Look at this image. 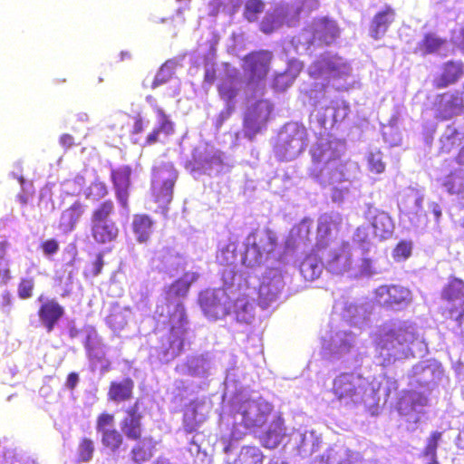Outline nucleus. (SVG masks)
Segmentation results:
<instances>
[{
	"label": "nucleus",
	"instance_id": "22",
	"mask_svg": "<svg viewBox=\"0 0 464 464\" xmlns=\"http://www.w3.org/2000/svg\"><path fill=\"white\" fill-rule=\"evenodd\" d=\"M305 148L304 132L295 130L286 135L276 147L277 155L284 160L296 158Z\"/></svg>",
	"mask_w": 464,
	"mask_h": 464
},
{
	"label": "nucleus",
	"instance_id": "59",
	"mask_svg": "<svg viewBox=\"0 0 464 464\" xmlns=\"http://www.w3.org/2000/svg\"><path fill=\"white\" fill-rule=\"evenodd\" d=\"M79 382V375L77 372H70L66 379V386L70 390H73Z\"/></svg>",
	"mask_w": 464,
	"mask_h": 464
},
{
	"label": "nucleus",
	"instance_id": "63",
	"mask_svg": "<svg viewBox=\"0 0 464 464\" xmlns=\"http://www.w3.org/2000/svg\"><path fill=\"white\" fill-rule=\"evenodd\" d=\"M456 161L459 164L464 165V146L459 151V153L456 157Z\"/></svg>",
	"mask_w": 464,
	"mask_h": 464
},
{
	"label": "nucleus",
	"instance_id": "32",
	"mask_svg": "<svg viewBox=\"0 0 464 464\" xmlns=\"http://www.w3.org/2000/svg\"><path fill=\"white\" fill-rule=\"evenodd\" d=\"M374 235L382 239L390 237L394 229L392 218L385 211H378L372 222Z\"/></svg>",
	"mask_w": 464,
	"mask_h": 464
},
{
	"label": "nucleus",
	"instance_id": "16",
	"mask_svg": "<svg viewBox=\"0 0 464 464\" xmlns=\"http://www.w3.org/2000/svg\"><path fill=\"white\" fill-rule=\"evenodd\" d=\"M416 334L411 327H399L383 334L379 341V346L382 350H400L404 346L413 343Z\"/></svg>",
	"mask_w": 464,
	"mask_h": 464
},
{
	"label": "nucleus",
	"instance_id": "44",
	"mask_svg": "<svg viewBox=\"0 0 464 464\" xmlns=\"http://www.w3.org/2000/svg\"><path fill=\"white\" fill-rule=\"evenodd\" d=\"M115 423L114 415L108 411H102L100 413L95 421V429L98 433H103L110 430H113Z\"/></svg>",
	"mask_w": 464,
	"mask_h": 464
},
{
	"label": "nucleus",
	"instance_id": "57",
	"mask_svg": "<svg viewBox=\"0 0 464 464\" xmlns=\"http://www.w3.org/2000/svg\"><path fill=\"white\" fill-rule=\"evenodd\" d=\"M362 272L365 275H373L375 270L373 268V262L371 258L365 257L362 259L361 264Z\"/></svg>",
	"mask_w": 464,
	"mask_h": 464
},
{
	"label": "nucleus",
	"instance_id": "40",
	"mask_svg": "<svg viewBox=\"0 0 464 464\" xmlns=\"http://www.w3.org/2000/svg\"><path fill=\"white\" fill-rule=\"evenodd\" d=\"M231 312L236 314L238 321L247 322L251 312V304L247 297L246 295L237 297L234 301Z\"/></svg>",
	"mask_w": 464,
	"mask_h": 464
},
{
	"label": "nucleus",
	"instance_id": "45",
	"mask_svg": "<svg viewBox=\"0 0 464 464\" xmlns=\"http://www.w3.org/2000/svg\"><path fill=\"white\" fill-rule=\"evenodd\" d=\"M242 0H213V5L217 12L233 15L241 5Z\"/></svg>",
	"mask_w": 464,
	"mask_h": 464
},
{
	"label": "nucleus",
	"instance_id": "18",
	"mask_svg": "<svg viewBox=\"0 0 464 464\" xmlns=\"http://www.w3.org/2000/svg\"><path fill=\"white\" fill-rule=\"evenodd\" d=\"M199 278L194 271H187L164 288L165 301H183L190 291L193 284Z\"/></svg>",
	"mask_w": 464,
	"mask_h": 464
},
{
	"label": "nucleus",
	"instance_id": "25",
	"mask_svg": "<svg viewBox=\"0 0 464 464\" xmlns=\"http://www.w3.org/2000/svg\"><path fill=\"white\" fill-rule=\"evenodd\" d=\"M83 345L90 361L93 362H105L102 367L103 372H109L111 369V362L106 358L102 339L95 331H92L86 335Z\"/></svg>",
	"mask_w": 464,
	"mask_h": 464
},
{
	"label": "nucleus",
	"instance_id": "49",
	"mask_svg": "<svg viewBox=\"0 0 464 464\" xmlns=\"http://www.w3.org/2000/svg\"><path fill=\"white\" fill-rule=\"evenodd\" d=\"M370 171L381 174L385 170V163L382 161V154L380 150L370 152L367 156Z\"/></svg>",
	"mask_w": 464,
	"mask_h": 464
},
{
	"label": "nucleus",
	"instance_id": "28",
	"mask_svg": "<svg viewBox=\"0 0 464 464\" xmlns=\"http://www.w3.org/2000/svg\"><path fill=\"white\" fill-rule=\"evenodd\" d=\"M84 213V206L79 200L74 201L65 208L60 217L59 229L63 234H68L75 229L77 223Z\"/></svg>",
	"mask_w": 464,
	"mask_h": 464
},
{
	"label": "nucleus",
	"instance_id": "9",
	"mask_svg": "<svg viewBox=\"0 0 464 464\" xmlns=\"http://www.w3.org/2000/svg\"><path fill=\"white\" fill-rule=\"evenodd\" d=\"M375 301L390 310H401L412 300L411 291L401 285H382L374 291Z\"/></svg>",
	"mask_w": 464,
	"mask_h": 464
},
{
	"label": "nucleus",
	"instance_id": "61",
	"mask_svg": "<svg viewBox=\"0 0 464 464\" xmlns=\"http://www.w3.org/2000/svg\"><path fill=\"white\" fill-rule=\"evenodd\" d=\"M454 179H455V176H454V174L451 173L450 175H449L448 179L445 182V186L448 188V189H449V191L450 193L458 192L457 190H455L453 188V180H454Z\"/></svg>",
	"mask_w": 464,
	"mask_h": 464
},
{
	"label": "nucleus",
	"instance_id": "23",
	"mask_svg": "<svg viewBox=\"0 0 464 464\" xmlns=\"http://www.w3.org/2000/svg\"><path fill=\"white\" fill-rule=\"evenodd\" d=\"M64 315V308L55 299L44 300L38 309V317L48 333H51Z\"/></svg>",
	"mask_w": 464,
	"mask_h": 464
},
{
	"label": "nucleus",
	"instance_id": "62",
	"mask_svg": "<svg viewBox=\"0 0 464 464\" xmlns=\"http://www.w3.org/2000/svg\"><path fill=\"white\" fill-rule=\"evenodd\" d=\"M11 304V296L9 292H5L1 296V305L9 306Z\"/></svg>",
	"mask_w": 464,
	"mask_h": 464
},
{
	"label": "nucleus",
	"instance_id": "42",
	"mask_svg": "<svg viewBox=\"0 0 464 464\" xmlns=\"http://www.w3.org/2000/svg\"><path fill=\"white\" fill-rule=\"evenodd\" d=\"M9 244L7 241H0V284L5 285L11 278V271L7 260H5L6 250Z\"/></svg>",
	"mask_w": 464,
	"mask_h": 464
},
{
	"label": "nucleus",
	"instance_id": "15",
	"mask_svg": "<svg viewBox=\"0 0 464 464\" xmlns=\"http://www.w3.org/2000/svg\"><path fill=\"white\" fill-rule=\"evenodd\" d=\"M132 169L129 165H122L111 170V181L113 186L115 197L123 208L129 207L130 188L131 186Z\"/></svg>",
	"mask_w": 464,
	"mask_h": 464
},
{
	"label": "nucleus",
	"instance_id": "19",
	"mask_svg": "<svg viewBox=\"0 0 464 464\" xmlns=\"http://www.w3.org/2000/svg\"><path fill=\"white\" fill-rule=\"evenodd\" d=\"M464 75V63L461 60H449L440 66V72L433 79L436 89H444L457 83Z\"/></svg>",
	"mask_w": 464,
	"mask_h": 464
},
{
	"label": "nucleus",
	"instance_id": "3",
	"mask_svg": "<svg viewBox=\"0 0 464 464\" xmlns=\"http://www.w3.org/2000/svg\"><path fill=\"white\" fill-rule=\"evenodd\" d=\"M276 246L277 237L272 229L253 230L246 239L243 264L248 267L261 265L276 251Z\"/></svg>",
	"mask_w": 464,
	"mask_h": 464
},
{
	"label": "nucleus",
	"instance_id": "17",
	"mask_svg": "<svg viewBox=\"0 0 464 464\" xmlns=\"http://www.w3.org/2000/svg\"><path fill=\"white\" fill-rule=\"evenodd\" d=\"M313 41L322 46L333 44L340 35V29L334 20L320 17L312 24Z\"/></svg>",
	"mask_w": 464,
	"mask_h": 464
},
{
	"label": "nucleus",
	"instance_id": "53",
	"mask_svg": "<svg viewBox=\"0 0 464 464\" xmlns=\"http://www.w3.org/2000/svg\"><path fill=\"white\" fill-rule=\"evenodd\" d=\"M59 243L54 238H50L43 241L40 245V248L45 256H52L58 252Z\"/></svg>",
	"mask_w": 464,
	"mask_h": 464
},
{
	"label": "nucleus",
	"instance_id": "27",
	"mask_svg": "<svg viewBox=\"0 0 464 464\" xmlns=\"http://www.w3.org/2000/svg\"><path fill=\"white\" fill-rule=\"evenodd\" d=\"M134 391V381L124 378L121 381H112L108 387L107 397L110 401L121 403L132 399Z\"/></svg>",
	"mask_w": 464,
	"mask_h": 464
},
{
	"label": "nucleus",
	"instance_id": "60",
	"mask_svg": "<svg viewBox=\"0 0 464 464\" xmlns=\"http://www.w3.org/2000/svg\"><path fill=\"white\" fill-rule=\"evenodd\" d=\"M216 79H217L216 69L213 66L206 68L205 74H204V81L208 83H213Z\"/></svg>",
	"mask_w": 464,
	"mask_h": 464
},
{
	"label": "nucleus",
	"instance_id": "12",
	"mask_svg": "<svg viewBox=\"0 0 464 464\" xmlns=\"http://www.w3.org/2000/svg\"><path fill=\"white\" fill-rule=\"evenodd\" d=\"M188 330H173L160 339V344L155 348L157 356L163 362H169L179 357L185 351L186 334Z\"/></svg>",
	"mask_w": 464,
	"mask_h": 464
},
{
	"label": "nucleus",
	"instance_id": "58",
	"mask_svg": "<svg viewBox=\"0 0 464 464\" xmlns=\"http://www.w3.org/2000/svg\"><path fill=\"white\" fill-rule=\"evenodd\" d=\"M59 142H60L61 146L66 150L70 149L71 147L75 145L74 138L71 134H68V133H64V134L61 135V137L59 139Z\"/></svg>",
	"mask_w": 464,
	"mask_h": 464
},
{
	"label": "nucleus",
	"instance_id": "41",
	"mask_svg": "<svg viewBox=\"0 0 464 464\" xmlns=\"http://www.w3.org/2000/svg\"><path fill=\"white\" fill-rule=\"evenodd\" d=\"M109 194V188L104 181L100 179L93 180L87 188L86 198L98 201L104 198Z\"/></svg>",
	"mask_w": 464,
	"mask_h": 464
},
{
	"label": "nucleus",
	"instance_id": "29",
	"mask_svg": "<svg viewBox=\"0 0 464 464\" xmlns=\"http://www.w3.org/2000/svg\"><path fill=\"white\" fill-rule=\"evenodd\" d=\"M285 435L284 420L280 415H275L268 428L261 438L262 445L267 449H276Z\"/></svg>",
	"mask_w": 464,
	"mask_h": 464
},
{
	"label": "nucleus",
	"instance_id": "54",
	"mask_svg": "<svg viewBox=\"0 0 464 464\" xmlns=\"http://www.w3.org/2000/svg\"><path fill=\"white\" fill-rule=\"evenodd\" d=\"M319 7L318 0H301L300 5L297 7V12H312Z\"/></svg>",
	"mask_w": 464,
	"mask_h": 464
},
{
	"label": "nucleus",
	"instance_id": "5",
	"mask_svg": "<svg viewBox=\"0 0 464 464\" xmlns=\"http://www.w3.org/2000/svg\"><path fill=\"white\" fill-rule=\"evenodd\" d=\"M198 304L209 319L218 320L231 313L229 296L224 288H206L198 295Z\"/></svg>",
	"mask_w": 464,
	"mask_h": 464
},
{
	"label": "nucleus",
	"instance_id": "10",
	"mask_svg": "<svg viewBox=\"0 0 464 464\" xmlns=\"http://www.w3.org/2000/svg\"><path fill=\"white\" fill-rule=\"evenodd\" d=\"M237 412L241 415L244 427L260 428L272 414L273 405L266 401L246 400L238 404Z\"/></svg>",
	"mask_w": 464,
	"mask_h": 464
},
{
	"label": "nucleus",
	"instance_id": "33",
	"mask_svg": "<svg viewBox=\"0 0 464 464\" xmlns=\"http://www.w3.org/2000/svg\"><path fill=\"white\" fill-rule=\"evenodd\" d=\"M352 256L346 249L334 251L328 260V268L332 273L343 274L351 269Z\"/></svg>",
	"mask_w": 464,
	"mask_h": 464
},
{
	"label": "nucleus",
	"instance_id": "51",
	"mask_svg": "<svg viewBox=\"0 0 464 464\" xmlns=\"http://www.w3.org/2000/svg\"><path fill=\"white\" fill-rule=\"evenodd\" d=\"M107 324L114 331L122 329L127 322L120 311H112L106 317Z\"/></svg>",
	"mask_w": 464,
	"mask_h": 464
},
{
	"label": "nucleus",
	"instance_id": "38",
	"mask_svg": "<svg viewBox=\"0 0 464 464\" xmlns=\"http://www.w3.org/2000/svg\"><path fill=\"white\" fill-rule=\"evenodd\" d=\"M266 4L263 0H246L244 5L243 16L249 23L256 22L264 12Z\"/></svg>",
	"mask_w": 464,
	"mask_h": 464
},
{
	"label": "nucleus",
	"instance_id": "56",
	"mask_svg": "<svg viewBox=\"0 0 464 464\" xmlns=\"http://www.w3.org/2000/svg\"><path fill=\"white\" fill-rule=\"evenodd\" d=\"M134 122L131 130L132 135L140 134L144 130V121L140 114H137L134 116Z\"/></svg>",
	"mask_w": 464,
	"mask_h": 464
},
{
	"label": "nucleus",
	"instance_id": "13",
	"mask_svg": "<svg viewBox=\"0 0 464 464\" xmlns=\"http://www.w3.org/2000/svg\"><path fill=\"white\" fill-rule=\"evenodd\" d=\"M154 314L159 320L166 319L169 329L188 330V315L183 301H164L158 304Z\"/></svg>",
	"mask_w": 464,
	"mask_h": 464
},
{
	"label": "nucleus",
	"instance_id": "47",
	"mask_svg": "<svg viewBox=\"0 0 464 464\" xmlns=\"http://www.w3.org/2000/svg\"><path fill=\"white\" fill-rule=\"evenodd\" d=\"M218 94L222 100L231 103L237 95V89L232 80L223 81L218 87Z\"/></svg>",
	"mask_w": 464,
	"mask_h": 464
},
{
	"label": "nucleus",
	"instance_id": "4",
	"mask_svg": "<svg viewBox=\"0 0 464 464\" xmlns=\"http://www.w3.org/2000/svg\"><path fill=\"white\" fill-rule=\"evenodd\" d=\"M370 382L356 372H342L333 381L331 392L339 401L356 403L368 391Z\"/></svg>",
	"mask_w": 464,
	"mask_h": 464
},
{
	"label": "nucleus",
	"instance_id": "7",
	"mask_svg": "<svg viewBox=\"0 0 464 464\" xmlns=\"http://www.w3.org/2000/svg\"><path fill=\"white\" fill-rule=\"evenodd\" d=\"M177 178L178 173L172 164H161L153 169L151 189L157 203L167 206L172 200Z\"/></svg>",
	"mask_w": 464,
	"mask_h": 464
},
{
	"label": "nucleus",
	"instance_id": "52",
	"mask_svg": "<svg viewBox=\"0 0 464 464\" xmlns=\"http://www.w3.org/2000/svg\"><path fill=\"white\" fill-rule=\"evenodd\" d=\"M34 282L33 278H23L18 285V296L27 299L33 295Z\"/></svg>",
	"mask_w": 464,
	"mask_h": 464
},
{
	"label": "nucleus",
	"instance_id": "11",
	"mask_svg": "<svg viewBox=\"0 0 464 464\" xmlns=\"http://www.w3.org/2000/svg\"><path fill=\"white\" fill-rule=\"evenodd\" d=\"M273 54L268 50L252 51L243 57L242 69L248 82L259 83L265 81L270 71Z\"/></svg>",
	"mask_w": 464,
	"mask_h": 464
},
{
	"label": "nucleus",
	"instance_id": "36",
	"mask_svg": "<svg viewBox=\"0 0 464 464\" xmlns=\"http://www.w3.org/2000/svg\"><path fill=\"white\" fill-rule=\"evenodd\" d=\"M265 455L258 447L244 446L232 464H263Z\"/></svg>",
	"mask_w": 464,
	"mask_h": 464
},
{
	"label": "nucleus",
	"instance_id": "20",
	"mask_svg": "<svg viewBox=\"0 0 464 464\" xmlns=\"http://www.w3.org/2000/svg\"><path fill=\"white\" fill-rule=\"evenodd\" d=\"M435 107L436 119L447 121L461 111L463 99L459 93L444 92L437 96Z\"/></svg>",
	"mask_w": 464,
	"mask_h": 464
},
{
	"label": "nucleus",
	"instance_id": "14",
	"mask_svg": "<svg viewBox=\"0 0 464 464\" xmlns=\"http://www.w3.org/2000/svg\"><path fill=\"white\" fill-rule=\"evenodd\" d=\"M123 415L120 420L121 431L130 440L142 438L144 418L139 401L122 409Z\"/></svg>",
	"mask_w": 464,
	"mask_h": 464
},
{
	"label": "nucleus",
	"instance_id": "26",
	"mask_svg": "<svg viewBox=\"0 0 464 464\" xmlns=\"http://www.w3.org/2000/svg\"><path fill=\"white\" fill-rule=\"evenodd\" d=\"M135 444L130 448L128 458L130 464H145L154 456L156 441L151 436L134 440Z\"/></svg>",
	"mask_w": 464,
	"mask_h": 464
},
{
	"label": "nucleus",
	"instance_id": "50",
	"mask_svg": "<svg viewBox=\"0 0 464 464\" xmlns=\"http://www.w3.org/2000/svg\"><path fill=\"white\" fill-rule=\"evenodd\" d=\"M104 266V255L102 252L96 254L95 259L85 268L83 275L85 277H96L102 270Z\"/></svg>",
	"mask_w": 464,
	"mask_h": 464
},
{
	"label": "nucleus",
	"instance_id": "2",
	"mask_svg": "<svg viewBox=\"0 0 464 464\" xmlns=\"http://www.w3.org/2000/svg\"><path fill=\"white\" fill-rule=\"evenodd\" d=\"M115 214V204L112 199H105L92 211L90 218V234L98 245H105L115 241L120 234L117 223L112 220Z\"/></svg>",
	"mask_w": 464,
	"mask_h": 464
},
{
	"label": "nucleus",
	"instance_id": "64",
	"mask_svg": "<svg viewBox=\"0 0 464 464\" xmlns=\"http://www.w3.org/2000/svg\"><path fill=\"white\" fill-rule=\"evenodd\" d=\"M459 46L464 51V27L460 29L459 35Z\"/></svg>",
	"mask_w": 464,
	"mask_h": 464
},
{
	"label": "nucleus",
	"instance_id": "34",
	"mask_svg": "<svg viewBox=\"0 0 464 464\" xmlns=\"http://www.w3.org/2000/svg\"><path fill=\"white\" fill-rule=\"evenodd\" d=\"M322 271V262L314 255L306 256L300 264V273L306 281L319 278Z\"/></svg>",
	"mask_w": 464,
	"mask_h": 464
},
{
	"label": "nucleus",
	"instance_id": "46",
	"mask_svg": "<svg viewBox=\"0 0 464 464\" xmlns=\"http://www.w3.org/2000/svg\"><path fill=\"white\" fill-rule=\"evenodd\" d=\"M261 130V127L256 116H246L243 121L244 136L250 140H253L257 133Z\"/></svg>",
	"mask_w": 464,
	"mask_h": 464
},
{
	"label": "nucleus",
	"instance_id": "35",
	"mask_svg": "<svg viewBox=\"0 0 464 464\" xmlns=\"http://www.w3.org/2000/svg\"><path fill=\"white\" fill-rule=\"evenodd\" d=\"M101 444L110 453H117L123 450V433L117 429L101 433Z\"/></svg>",
	"mask_w": 464,
	"mask_h": 464
},
{
	"label": "nucleus",
	"instance_id": "37",
	"mask_svg": "<svg viewBox=\"0 0 464 464\" xmlns=\"http://www.w3.org/2000/svg\"><path fill=\"white\" fill-rule=\"evenodd\" d=\"M178 66L179 63L175 59L167 60L160 66V70L155 75L151 83V88H158L159 86L170 81L173 78Z\"/></svg>",
	"mask_w": 464,
	"mask_h": 464
},
{
	"label": "nucleus",
	"instance_id": "55",
	"mask_svg": "<svg viewBox=\"0 0 464 464\" xmlns=\"http://www.w3.org/2000/svg\"><path fill=\"white\" fill-rule=\"evenodd\" d=\"M234 109L235 108L233 104L227 103L226 109L223 110L218 117L216 124L217 128H220L223 125L224 121L230 118L231 114L234 111Z\"/></svg>",
	"mask_w": 464,
	"mask_h": 464
},
{
	"label": "nucleus",
	"instance_id": "1",
	"mask_svg": "<svg viewBox=\"0 0 464 464\" xmlns=\"http://www.w3.org/2000/svg\"><path fill=\"white\" fill-rule=\"evenodd\" d=\"M312 161L320 166L314 177L324 175L331 182L345 180L346 162L342 154L330 140L317 141L310 150Z\"/></svg>",
	"mask_w": 464,
	"mask_h": 464
},
{
	"label": "nucleus",
	"instance_id": "8",
	"mask_svg": "<svg viewBox=\"0 0 464 464\" xmlns=\"http://www.w3.org/2000/svg\"><path fill=\"white\" fill-rule=\"evenodd\" d=\"M440 296L446 303L444 313L461 324L464 321V281L450 276L443 286Z\"/></svg>",
	"mask_w": 464,
	"mask_h": 464
},
{
	"label": "nucleus",
	"instance_id": "48",
	"mask_svg": "<svg viewBox=\"0 0 464 464\" xmlns=\"http://www.w3.org/2000/svg\"><path fill=\"white\" fill-rule=\"evenodd\" d=\"M441 436L442 433L440 431H433L430 433L427 440V444L422 451L423 456L430 457V459L437 458V449Z\"/></svg>",
	"mask_w": 464,
	"mask_h": 464
},
{
	"label": "nucleus",
	"instance_id": "31",
	"mask_svg": "<svg viewBox=\"0 0 464 464\" xmlns=\"http://www.w3.org/2000/svg\"><path fill=\"white\" fill-rule=\"evenodd\" d=\"M153 220L147 214H135L132 218L131 229L139 243H146L152 233Z\"/></svg>",
	"mask_w": 464,
	"mask_h": 464
},
{
	"label": "nucleus",
	"instance_id": "24",
	"mask_svg": "<svg viewBox=\"0 0 464 464\" xmlns=\"http://www.w3.org/2000/svg\"><path fill=\"white\" fill-rule=\"evenodd\" d=\"M395 10L392 6L386 5L373 15L369 26L370 36L374 40L381 39L395 22Z\"/></svg>",
	"mask_w": 464,
	"mask_h": 464
},
{
	"label": "nucleus",
	"instance_id": "21",
	"mask_svg": "<svg viewBox=\"0 0 464 464\" xmlns=\"http://www.w3.org/2000/svg\"><path fill=\"white\" fill-rule=\"evenodd\" d=\"M155 111L159 117V124L148 133L143 142V147L151 146L158 142L164 143L165 139L175 133V124L164 110L157 107Z\"/></svg>",
	"mask_w": 464,
	"mask_h": 464
},
{
	"label": "nucleus",
	"instance_id": "30",
	"mask_svg": "<svg viewBox=\"0 0 464 464\" xmlns=\"http://www.w3.org/2000/svg\"><path fill=\"white\" fill-rule=\"evenodd\" d=\"M445 38L439 36L436 33L429 32L423 34L421 40L417 44L414 53L420 56H427L439 53L446 44Z\"/></svg>",
	"mask_w": 464,
	"mask_h": 464
},
{
	"label": "nucleus",
	"instance_id": "6",
	"mask_svg": "<svg viewBox=\"0 0 464 464\" xmlns=\"http://www.w3.org/2000/svg\"><path fill=\"white\" fill-rule=\"evenodd\" d=\"M348 72L347 63L341 56L330 53L321 54L308 68V74L311 78H324L327 83L331 80L340 79L347 75Z\"/></svg>",
	"mask_w": 464,
	"mask_h": 464
},
{
	"label": "nucleus",
	"instance_id": "43",
	"mask_svg": "<svg viewBox=\"0 0 464 464\" xmlns=\"http://www.w3.org/2000/svg\"><path fill=\"white\" fill-rule=\"evenodd\" d=\"M412 242L401 240L392 250V257L396 262L405 261L411 256Z\"/></svg>",
	"mask_w": 464,
	"mask_h": 464
},
{
	"label": "nucleus",
	"instance_id": "39",
	"mask_svg": "<svg viewBox=\"0 0 464 464\" xmlns=\"http://www.w3.org/2000/svg\"><path fill=\"white\" fill-rule=\"evenodd\" d=\"M95 451L94 442L92 439L82 437L77 446L78 462L86 463L92 460Z\"/></svg>",
	"mask_w": 464,
	"mask_h": 464
}]
</instances>
